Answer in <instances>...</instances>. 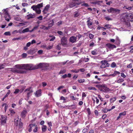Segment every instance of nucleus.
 <instances>
[{
    "label": "nucleus",
    "mask_w": 133,
    "mask_h": 133,
    "mask_svg": "<svg viewBox=\"0 0 133 133\" xmlns=\"http://www.w3.org/2000/svg\"><path fill=\"white\" fill-rule=\"evenodd\" d=\"M22 56L23 58H25L27 56V54L26 53H24L22 54Z\"/></svg>",
    "instance_id": "3c124183"
},
{
    "label": "nucleus",
    "mask_w": 133,
    "mask_h": 133,
    "mask_svg": "<svg viewBox=\"0 0 133 133\" xmlns=\"http://www.w3.org/2000/svg\"><path fill=\"white\" fill-rule=\"evenodd\" d=\"M33 129V131L34 132H36L37 131L38 127L37 125L34 124V125L32 127Z\"/></svg>",
    "instance_id": "aec40b11"
},
{
    "label": "nucleus",
    "mask_w": 133,
    "mask_h": 133,
    "mask_svg": "<svg viewBox=\"0 0 133 133\" xmlns=\"http://www.w3.org/2000/svg\"><path fill=\"white\" fill-rule=\"evenodd\" d=\"M87 111L88 112V115H90V114L91 112L90 111V110L89 108H88L87 109Z\"/></svg>",
    "instance_id": "8fccbe9b"
},
{
    "label": "nucleus",
    "mask_w": 133,
    "mask_h": 133,
    "mask_svg": "<svg viewBox=\"0 0 133 133\" xmlns=\"http://www.w3.org/2000/svg\"><path fill=\"white\" fill-rule=\"evenodd\" d=\"M88 19L87 22V24L88 27L89 28V26L91 25L92 24V22L90 21V18L89 17L87 19Z\"/></svg>",
    "instance_id": "2eb2a0df"
},
{
    "label": "nucleus",
    "mask_w": 133,
    "mask_h": 133,
    "mask_svg": "<svg viewBox=\"0 0 133 133\" xmlns=\"http://www.w3.org/2000/svg\"><path fill=\"white\" fill-rule=\"evenodd\" d=\"M124 81V80L123 78H119L118 80L117 81H116V82L118 83H121L122 82H123Z\"/></svg>",
    "instance_id": "b1692460"
},
{
    "label": "nucleus",
    "mask_w": 133,
    "mask_h": 133,
    "mask_svg": "<svg viewBox=\"0 0 133 133\" xmlns=\"http://www.w3.org/2000/svg\"><path fill=\"white\" fill-rule=\"evenodd\" d=\"M49 66L48 64L46 63H40L39 64L34 65L32 64H23L15 65V67L19 69L15 70L16 72L19 73L23 74L25 72L22 69L31 70L41 68L47 67Z\"/></svg>",
    "instance_id": "f257e3e1"
},
{
    "label": "nucleus",
    "mask_w": 133,
    "mask_h": 133,
    "mask_svg": "<svg viewBox=\"0 0 133 133\" xmlns=\"http://www.w3.org/2000/svg\"><path fill=\"white\" fill-rule=\"evenodd\" d=\"M24 89L23 88H22L21 90H20L19 89H15V91L14 92V93L15 94H16L19 92H20V93H21L24 90Z\"/></svg>",
    "instance_id": "dca6fc26"
},
{
    "label": "nucleus",
    "mask_w": 133,
    "mask_h": 133,
    "mask_svg": "<svg viewBox=\"0 0 133 133\" xmlns=\"http://www.w3.org/2000/svg\"><path fill=\"white\" fill-rule=\"evenodd\" d=\"M76 6V4L75 3H71L69 5V6L70 8H72Z\"/></svg>",
    "instance_id": "c85d7f7f"
},
{
    "label": "nucleus",
    "mask_w": 133,
    "mask_h": 133,
    "mask_svg": "<svg viewBox=\"0 0 133 133\" xmlns=\"http://www.w3.org/2000/svg\"><path fill=\"white\" fill-rule=\"evenodd\" d=\"M37 6L38 9H39L43 6V3H41L40 4H38L37 5Z\"/></svg>",
    "instance_id": "c756f323"
},
{
    "label": "nucleus",
    "mask_w": 133,
    "mask_h": 133,
    "mask_svg": "<svg viewBox=\"0 0 133 133\" xmlns=\"http://www.w3.org/2000/svg\"><path fill=\"white\" fill-rule=\"evenodd\" d=\"M7 119V117L6 116L1 115V125H4L6 123V120Z\"/></svg>",
    "instance_id": "20e7f679"
},
{
    "label": "nucleus",
    "mask_w": 133,
    "mask_h": 133,
    "mask_svg": "<svg viewBox=\"0 0 133 133\" xmlns=\"http://www.w3.org/2000/svg\"><path fill=\"white\" fill-rule=\"evenodd\" d=\"M116 66V64L115 62H112L111 64V67L112 68H114Z\"/></svg>",
    "instance_id": "09e8293b"
},
{
    "label": "nucleus",
    "mask_w": 133,
    "mask_h": 133,
    "mask_svg": "<svg viewBox=\"0 0 133 133\" xmlns=\"http://www.w3.org/2000/svg\"><path fill=\"white\" fill-rule=\"evenodd\" d=\"M35 11L37 14H39L41 13V11L40 9H39L38 10L37 9Z\"/></svg>",
    "instance_id": "052dcab7"
},
{
    "label": "nucleus",
    "mask_w": 133,
    "mask_h": 133,
    "mask_svg": "<svg viewBox=\"0 0 133 133\" xmlns=\"http://www.w3.org/2000/svg\"><path fill=\"white\" fill-rule=\"evenodd\" d=\"M121 76L123 78H125L126 77V75L124 74L123 73H121Z\"/></svg>",
    "instance_id": "338daca9"
},
{
    "label": "nucleus",
    "mask_w": 133,
    "mask_h": 133,
    "mask_svg": "<svg viewBox=\"0 0 133 133\" xmlns=\"http://www.w3.org/2000/svg\"><path fill=\"white\" fill-rule=\"evenodd\" d=\"M106 45L109 49H113L116 48V46L115 45L109 43L107 44Z\"/></svg>",
    "instance_id": "ddd939ff"
},
{
    "label": "nucleus",
    "mask_w": 133,
    "mask_h": 133,
    "mask_svg": "<svg viewBox=\"0 0 133 133\" xmlns=\"http://www.w3.org/2000/svg\"><path fill=\"white\" fill-rule=\"evenodd\" d=\"M120 39H119L118 37L116 38V43L117 45H119L120 43Z\"/></svg>",
    "instance_id": "72a5a7b5"
},
{
    "label": "nucleus",
    "mask_w": 133,
    "mask_h": 133,
    "mask_svg": "<svg viewBox=\"0 0 133 133\" xmlns=\"http://www.w3.org/2000/svg\"><path fill=\"white\" fill-rule=\"evenodd\" d=\"M129 20L132 21H133V14L129 13Z\"/></svg>",
    "instance_id": "6ab92c4d"
},
{
    "label": "nucleus",
    "mask_w": 133,
    "mask_h": 133,
    "mask_svg": "<svg viewBox=\"0 0 133 133\" xmlns=\"http://www.w3.org/2000/svg\"><path fill=\"white\" fill-rule=\"evenodd\" d=\"M48 124L49 125V127H51L52 126V123L51 122H48Z\"/></svg>",
    "instance_id": "0e129e2a"
},
{
    "label": "nucleus",
    "mask_w": 133,
    "mask_h": 133,
    "mask_svg": "<svg viewBox=\"0 0 133 133\" xmlns=\"http://www.w3.org/2000/svg\"><path fill=\"white\" fill-rule=\"evenodd\" d=\"M35 96L37 97H38L42 95L41 90L39 89L35 93H34Z\"/></svg>",
    "instance_id": "6e6552de"
},
{
    "label": "nucleus",
    "mask_w": 133,
    "mask_h": 133,
    "mask_svg": "<svg viewBox=\"0 0 133 133\" xmlns=\"http://www.w3.org/2000/svg\"><path fill=\"white\" fill-rule=\"evenodd\" d=\"M88 90H93L95 91L96 90H97L95 88V87H88Z\"/></svg>",
    "instance_id": "a878e982"
},
{
    "label": "nucleus",
    "mask_w": 133,
    "mask_h": 133,
    "mask_svg": "<svg viewBox=\"0 0 133 133\" xmlns=\"http://www.w3.org/2000/svg\"><path fill=\"white\" fill-rule=\"evenodd\" d=\"M31 88L29 87V88L25 89L24 91V92H27V94L26 97L27 98L26 100H28L29 99V97L31 95L32 93L33 92L32 90L31 89Z\"/></svg>",
    "instance_id": "7ed1b4c3"
},
{
    "label": "nucleus",
    "mask_w": 133,
    "mask_h": 133,
    "mask_svg": "<svg viewBox=\"0 0 133 133\" xmlns=\"http://www.w3.org/2000/svg\"><path fill=\"white\" fill-rule=\"evenodd\" d=\"M43 52V50H40L38 51L37 52L38 54H41Z\"/></svg>",
    "instance_id": "e2e57ef3"
},
{
    "label": "nucleus",
    "mask_w": 133,
    "mask_h": 133,
    "mask_svg": "<svg viewBox=\"0 0 133 133\" xmlns=\"http://www.w3.org/2000/svg\"><path fill=\"white\" fill-rule=\"evenodd\" d=\"M66 72V70L65 69H62L61 70H60V71L59 74H63L64 73H65Z\"/></svg>",
    "instance_id": "f704fd0d"
},
{
    "label": "nucleus",
    "mask_w": 133,
    "mask_h": 133,
    "mask_svg": "<svg viewBox=\"0 0 133 133\" xmlns=\"http://www.w3.org/2000/svg\"><path fill=\"white\" fill-rule=\"evenodd\" d=\"M34 125V124H30L29 125L30 128L29 129L28 131L29 132H30L32 131V129H33V127H32Z\"/></svg>",
    "instance_id": "393cba45"
},
{
    "label": "nucleus",
    "mask_w": 133,
    "mask_h": 133,
    "mask_svg": "<svg viewBox=\"0 0 133 133\" xmlns=\"http://www.w3.org/2000/svg\"><path fill=\"white\" fill-rule=\"evenodd\" d=\"M130 49H131V50H130V52H133V45L131 46L130 47Z\"/></svg>",
    "instance_id": "774afa93"
},
{
    "label": "nucleus",
    "mask_w": 133,
    "mask_h": 133,
    "mask_svg": "<svg viewBox=\"0 0 133 133\" xmlns=\"http://www.w3.org/2000/svg\"><path fill=\"white\" fill-rule=\"evenodd\" d=\"M56 48L57 49L59 50L61 49V44H59L56 47Z\"/></svg>",
    "instance_id": "c9c22d12"
},
{
    "label": "nucleus",
    "mask_w": 133,
    "mask_h": 133,
    "mask_svg": "<svg viewBox=\"0 0 133 133\" xmlns=\"http://www.w3.org/2000/svg\"><path fill=\"white\" fill-rule=\"evenodd\" d=\"M66 38L65 36L63 37L61 39V44L63 46H65L67 43Z\"/></svg>",
    "instance_id": "423d86ee"
},
{
    "label": "nucleus",
    "mask_w": 133,
    "mask_h": 133,
    "mask_svg": "<svg viewBox=\"0 0 133 133\" xmlns=\"http://www.w3.org/2000/svg\"><path fill=\"white\" fill-rule=\"evenodd\" d=\"M116 100L115 98H112L110 99V101L111 103L114 102Z\"/></svg>",
    "instance_id": "de8ad7c7"
},
{
    "label": "nucleus",
    "mask_w": 133,
    "mask_h": 133,
    "mask_svg": "<svg viewBox=\"0 0 133 133\" xmlns=\"http://www.w3.org/2000/svg\"><path fill=\"white\" fill-rule=\"evenodd\" d=\"M102 1H98V0H95L91 2L92 4H97L98 5H100L101 3H102Z\"/></svg>",
    "instance_id": "9b49d317"
},
{
    "label": "nucleus",
    "mask_w": 133,
    "mask_h": 133,
    "mask_svg": "<svg viewBox=\"0 0 133 133\" xmlns=\"http://www.w3.org/2000/svg\"><path fill=\"white\" fill-rule=\"evenodd\" d=\"M75 14L74 15V17H78L80 15V14L79 12H75Z\"/></svg>",
    "instance_id": "7c9ffc66"
},
{
    "label": "nucleus",
    "mask_w": 133,
    "mask_h": 133,
    "mask_svg": "<svg viewBox=\"0 0 133 133\" xmlns=\"http://www.w3.org/2000/svg\"><path fill=\"white\" fill-rule=\"evenodd\" d=\"M9 111L13 115L15 113V112L14 111V110L11 109H9Z\"/></svg>",
    "instance_id": "37998d69"
},
{
    "label": "nucleus",
    "mask_w": 133,
    "mask_h": 133,
    "mask_svg": "<svg viewBox=\"0 0 133 133\" xmlns=\"http://www.w3.org/2000/svg\"><path fill=\"white\" fill-rule=\"evenodd\" d=\"M27 111L25 108H24L21 114V116L22 118H24L26 116Z\"/></svg>",
    "instance_id": "9d476101"
},
{
    "label": "nucleus",
    "mask_w": 133,
    "mask_h": 133,
    "mask_svg": "<svg viewBox=\"0 0 133 133\" xmlns=\"http://www.w3.org/2000/svg\"><path fill=\"white\" fill-rule=\"evenodd\" d=\"M105 18L106 20H108V21L111 20H112V19L109 17V16L105 17Z\"/></svg>",
    "instance_id": "603ef678"
},
{
    "label": "nucleus",
    "mask_w": 133,
    "mask_h": 133,
    "mask_svg": "<svg viewBox=\"0 0 133 133\" xmlns=\"http://www.w3.org/2000/svg\"><path fill=\"white\" fill-rule=\"evenodd\" d=\"M21 39V37H16V38H13L12 39V40L13 41H15L16 40H18L20 39Z\"/></svg>",
    "instance_id": "5fc2aeb1"
},
{
    "label": "nucleus",
    "mask_w": 133,
    "mask_h": 133,
    "mask_svg": "<svg viewBox=\"0 0 133 133\" xmlns=\"http://www.w3.org/2000/svg\"><path fill=\"white\" fill-rule=\"evenodd\" d=\"M78 81L79 83H83L85 81V79H80L78 80Z\"/></svg>",
    "instance_id": "49530a36"
},
{
    "label": "nucleus",
    "mask_w": 133,
    "mask_h": 133,
    "mask_svg": "<svg viewBox=\"0 0 133 133\" xmlns=\"http://www.w3.org/2000/svg\"><path fill=\"white\" fill-rule=\"evenodd\" d=\"M66 92V90L65 89L63 90L61 92V93L63 94H65Z\"/></svg>",
    "instance_id": "69168bd1"
},
{
    "label": "nucleus",
    "mask_w": 133,
    "mask_h": 133,
    "mask_svg": "<svg viewBox=\"0 0 133 133\" xmlns=\"http://www.w3.org/2000/svg\"><path fill=\"white\" fill-rule=\"evenodd\" d=\"M4 35L6 36H10L11 34L10 32L7 31L5 32L4 33Z\"/></svg>",
    "instance_id": "a18cd8bd"
},
{
    "label": "nucleus",
    "mask_w": 133,
    "mask_h": 133,
    "mask_svg": "<svg viewBox=\"0 0 133 133\" xmlns=\"http://www.w3.org/2000/svg\"><path fill=\"white\" fill-rule=\"evenodd\" d=\"M95 99H96V103L97 104H98V103H99V100L97 98V97H95Z\"/></svg>",
    "instance_id": "bf43d9fd"
},
{
    "label": "nucleus",
    "mask_w": 133,
    "mask_h": 133,
    "mask_svg": "<svg viewBox=\"0 0 133 133\" xmlns=\"http://www.w3.org/2000/svg\"><path fill=\"white\" fill-rule=\"evenodd\" d=\"M90 83H91L95 84H98L100 83V82L98 81H95L94 80H92L90 81Z\"/></svg>",
    "instance_id": "4c0bfd02"
},
{
    "label": "nucleus",
    "mask_w": 133,
    "mask_h": 133,
    "mask_svg": "<svg viewBox=\"0 0 133 133\" xmlns=\"http://www.w3.org/2000/svg\"><path fill=\"white\" fill-rule=\"evenodd\" d=\"M57 33L60 35H62L63 34V33L61 31H58Z\"/></svg>",
    "instance_id": "680f3d73"
},
{
    "label": "nucleus",
    "mask_w": 133,
    "mask_h": 133,
    "mask_svg": "<svg viewBox=\"0 0 133 133\" xmlns=\"http://www.w3.org/2000/svg\"><path fill=\"white\" fill-rule=\"evenodd\" d=\"M29 31V29L28 28H27L26 29L23 30L22 31V32L24 33L26 32H27Z\"/></svg>",
    "instance_id": "2f4dec72"
},
{
    "label": "nucleus",
    "mask_w": 133,
    "mask_h": 133,
    "mask_svg": "<svg viewBox=\"0 0 133 133\" xmlns=\"http://www.w3.org/2000/svg\"><path fill=\"white\" fill-rule=\"evenodd\" d=\"M65 107H67V109H72L76 108L75 106L74 105H72L70 106H65Z\"/></svg>",
    "instance_id": "a211bd4d"
},
{
    "label": "nucleus",
    "mask_w": 133,
    "mask_h": 133,
    "mask_svg": "<svg viewBox=\"0 0 133 133\" xmlns=\"http://www.w3.org/2000/svg\"><path fill=\"white\" fill-rule=\"evenodd\" d=\"M41 28L44 30H48L49 29V27H46L44 26H43Z\"/></svg>",
    "instance_id": "ea45409f"
},
{
    "label": "nucleus",
    "mask_w": 133,
    "mask_h": 133,
    "mask_svg": "<svg viewBox=\"0 0 133 133\" xmlns=\"http://www.w3.org/2000/svg\"><path fill=\"white\" fill-rule=\"evenodd\" d=\"M71 72H72L74 73H77L79 71V70L78 69H74L73 70H70Z\"/></svg>",
    "instance_id": "e433bc0d"
},
{
    "label": "nucleus",
    "mask_w": 133,
    "mask_h": 133,
    "mask_svg": "<svg viewBox=\"0 0 133 133\" xmlns=\"http://www.w3.org/2000/svg\"><path fill=\"white\" fill-rule=\"evenodd\" d=\"M42 131L43 132H45L47 129V127L46 125H43L42 127Z\"/></svg>",
    "instance_id": "412c9836"
},
{
    "label": "nucleus",
    "mask_w": 133,
    "mask_h": 133,
    "mask_svg": "<svg viewBox=\"0 0 133 133\" xmlns=\"http://www.w3.org/2000/svg\"><path fill=\"white\" fill-rule=\"evenodd\" d=\"M27 19H29L30 18H34L35 17V15H32V14H30L27 15Z\"/></svg>",
    "instance_id": "f3484780"
},
{
    "label": "nucleus",
    "mask_w": 133,
    "mask_h": 133,
    "mask_svg": "<svg viewBox=\"0 0 133 133\" xmlns=\"http://www.w3.org/2000/svg\"><path fill=\"white\" fill-rule=\"evenodd\" d=\"M54 23V21L53 20H52V21L51 22V23H50L48 24V27H49V28L51 27H52Z\"/></svg>",
    "instance_id": "473e14b6"
},
{
    "label": "nucleus",
    "mask_w": 133,
    "mask_h": 133,
    "mask_svg": "<svg viewBox=\"0 0 133 133\" xmlns=\"http://www.w3.org/2000/svg\"><path fill=\"white\" fill-rule=\"evenodd\" d=\"M101 63L102 64V66L104 68L108 66L109 65V64L107 63V61H102Z\"/></svg>",
    "instance_id": "1a4fd4ad"
},
{
    "label": "nucleus",
    "mask_w": 133,
    "mask_h": 133,
    "mask_svg": "<svg viewBox=\"0 0 133 133\" xmlns=\"http://www.w3.org/2000/svg\"><path fill=\"white\" fill-rule=\"evenodd\" d=\"M95 96L94 97V98H92V101H93V104L94 106L95 105V100L96 99L95 98Z\"/></svg>",
    "instance_id": "13d9d810"
},
{
    "label": "nucleus",
    "mask_w": 133,
    "mask_h": 133,
    "mask_svg": "<svg viewBox=\"0 0 133 133\" xmlns=\"http://www.w3.org/2000/svg\"><path fill=\"white\" fill-rule=\"evenodd\" d=\"M96 50H94L92 51H91V53L92 55H96L97 54V53L96 52Z\"/></svg>",
    "instance_id": "c03bdc74"
},
{
    "label": "nucleus",
    "mask_w": 133,
    "mask_h": 133,
    "mask_svg": "<svg viewBox=\"0 0 133 133\" xmlns=\"http://www.w3.org/2000/svg\"><path fill=\"white\" fill-rule=\"evenodd\" d=\"M3 12L4 15V18L7 21L9 22L10 20V16L9 15L8 11L6 9H4Z\"/></svg>",
    "instance_id": "39448f33"
},
{
    "label": "nucleus",
    "mask_w": 133,
    "mask_h": 133,
    "mask_svg": "<svg viewBox=\"0 0 133 133\" xmlns=\"http://www.w3.org/2000/svg\"><path fill=\"white\" fill-rule=\"evenodd\" d=\"M56 104L57 105L59 108H64L66 107L65 106V107H63L61 105V104L59 102H56Z\"/></svg>",
    "instance_id": "4be33fe9"
},
{
    "label": "nucleus",
    "mask_w": 133,
    "mask_h": 133,
    "mask_svg": "<svg viewBox=\"0 0 133 133\" xmlns=\"http://www.w3.org/2000/svg\"><path fill=\"white\" fill-rule=\"evenodd\" d=\"M96 87L99 88V90L101 91H102L104 92L107 93L109 92L110 89L104 85H96Z\"/></svg>",
    "instance_id": "f03ea898"
},
{
    "label": "nucleus",
    "mask_w": 133,
    "mask_h": 133,
    "mask_svg": "<svg viewBox=\"0 0 133 133\" xmlns=\"http://www.w3.org/2000/svg\"><path fill=\"white\" fill-rule=\"evenodd\" d=\"M76 37H75L74 36H72L70 38L69 41L70 42L72 43H73L76 42Z\"/></svg>",
    "instance_id": "f8f14e48"
},
{
    "label": "nucleus",
    "mask_w": 133,
    "mask_h": 133,
    "mask_svg": "<svg viewBox=\"0 0 133 133\" xmlns=\"http://www.w3.org/2000/svg\"><path fill=\"white\" fill-rule=\"evenodd\" d=\"M112 13H116L117 14H119L120 13V10L119 9H117L115 8L112 7Z\"/></svg>",
    "instance_id": "4468645a"
},
{
    "label": "nucleus",
    "mask_w": 133,
    "mask_h": 133,
    "mask_svg": "<svg viewBox=\"0 0 133 133\" xmlns=\"http://www.w3.org/2000/svg\"><path fill=\"white\" fill-rule=\"evenodd\" d=\"M19 126L20 128H21L23 127V124L21 122H19Z\"/></svg>",
    "instance_id": "6e6d98bb"
},
{
    "label": "nucleus",
    "mask_w": 133,
    "mask_h": 133,
    "mask_svg": "<svg viewBox=\"0 0 133 133\" xmlns=\"http://www.w3.org/2000/svg\"><path fill=\"white\" fill-rule=\"evenodd\" d=\"M129 20H127L124 21V24H126L127 26H130V23L129 22Z\"/></svg>",
    "instance_id": "5701e85b"
},
{
    "label": "nucleus",
    "mask_w": 133,
    "mask_h": 133,
    "mask_svg": "<svg viewBox=\"0 0 133 133\" xmlns=\"http://www.w3.org/2000/svg\"><path fill=\"white\" fill-rule=\"evenodd\" d=\"M119 115L121 116H125L126 115V112L125 111H124L123 112L120 113Z\"/></svg>",
    "instance_id": "79ce46f5"
},
{
    "label": "nucleus",
    "mask_w": 133,
    "mask_h": 133,
    "mask_svg": "<svg viewBox=\"0 0 133 133\" xmlns=\"http://www.w3.org/2000/svg\"><path fill=\"white\" fill-rule=\"evenodd\" d=\"M50 7V5L49 4L47 5L45 7L44 9V10H46V11H47Z\"/></svg>",
    "instance_id": "58836bf2"
},
{
    "label": "nucleus",
    "mask_w": 133,
    "mask_h": 133,
    "mask_svg": "<svg viewBox=\"0 0 133 133\" xmlns=\"http://www.w3.org/2000/svg\"><path fill=\"white\" fill-rule=\"evenodd\" d=\"M89 35V38L90 39H92L94 37V35L91 33Z\"/></svg>",
    "instance_id": "a19ab883"
},
{
    "label": "nucleus",
    "mask_w": 133,
    "mask_h": 133,
    "mask_svg": "<svg viewBox=\"0 0 133 133\" xmlns=\"http://www.w3.org/2000/svg\"><path fill=\"white\" fill-rule=\"evenodd\" d=\"M5 66L2 64H0V70L1 69L4 68Z\"/></svg>",
    "instance_id": "4d7b16f0"
},
{
    "label": "nucleus",
    "mask_w": 133,
    "mask_h": 133,
    "mask_svg": "<svg viewBox=\"0 0 133 133\" xmlns=\"http://www.w3.org/2000/svg\"><path fill=\"white\" fill-rule=\"evenodd\" d=\"M124 8H125V9H128L129 10H130L132 8L131 7V6H129L128 7L127 6H124Z\"/></svg>",
    "instance_id": "864d4df0"
},
{
    "label": "nucleus",
    "mask_w": 133,
    "mask_h": 133,
    "mask_svg": "<svg viewBox=\"0 0 133 133\" xmlns=\"http://www.w3.org/2000/svg\"><path fill=\"white\" fill-rule=\"evenodd\" d=\"M129 13H124L123 16L124 21L129 20Z\"/></svg>",
    "instance_id": "0eeeda50"
},
{
    "label": "nucleus",
    "mask_w": 133,
    "mask_h": 133,
    "mask_svg": "<svg viewBox=\"0 0 133 133\" xmlns=\"http://www.w3.org/2000/svg\"><path fill=\"white\" fill-rule=\"evenodd\" d=\"M31 8L32 9L36 11L38 8L37 5H34L32 6L31 7Z\"/></svg>",
    "instance_id": "bb28decb"
},
{
    "label": "nucleus",
    "mask_w": 133,
    "mask_h": 133,
    "mask_svg": "<svg viewBox=\"0 0 133 133\" xmlns=\"http://www.w3.org/2000/svg\"><path fill=\"white\" fill-rule=\"evenodd\" d=\"M111 26V25L109 24H106L104 25V27L108 29H110Z\"/></svg>",
    "instance_id": "cd10ccee"
}]
</instances>
